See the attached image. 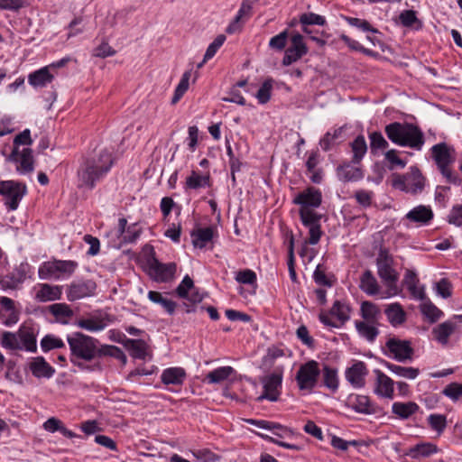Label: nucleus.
Instances as JSON below:
<instances>
[{
  "instance_id": "1",
  "label": "nucleus",
  "mask_w": 462,
  "mask_h": 462,
  "mask_svg": "<svg viewBox=\"0 0 462 462\" xmlns=\"http://www.w3.org/2000/svg\"><path fill=\"white\" fill-rule=\"evenodd\" d=\"M292 202L300 207L299 210L300 220L303 226L309 228L310 237L306 243L317 245L322 235L319 223L321 216L314 209L321 205V191L314 187H309L298 193Z\"/></svg>"
},
{
  "instance_id": "2",
  "label": "nucleus",
  "mask_w": 462,
  "mask_h": 462,
  "mask_svg": "<svg viewBox=\"0 0 462 462\" xmlns=\"http://www.w3.org/2000/svg\"><path fill=\"white\" fill-rule=\"evenodd\" d=\"M114 164V157L107 149H100L93 155L86 158L78 170V187L93 189L110 171Z\"/></svg>"
},
{
  "instance_id": "3",
  "label": "nucleus",
  "mask_w": 462,
  "mask_h": 462,
  "mask_svg": "<svg viewBox=\"0 0 462 462\" xmlns=\"http://www.w3.org/2000/svg\"><path fill=\"white\" fill-rule=\"evenodd\" d=\"M70 350V362L82 371H101L99 363L92 365L82 362H90L100 357L98 340L81 332H74L67 337Z\"/></svg>"
},
{
  "instance_id": "4",
  "label": "nucleus",
  "mask_w": 462,
  "mask_h": 462,
  "mask_svg": "<svg viewBox=\"0 0 462 462\" xmlns=\"http://www.w3.org/2000/svg\"><path fill=\"white\" fill-rule=\"evenodd\" d=\"M384 132L388 139L399 146L420 151L425 143L422 131L411 123H391L385 125Z\"/></svg>"
},
{
  "instance_id": "5",
  "label": "nucleus",
  "mask_w": 462,
  "mask_h": 462,
  "mask_svg": "<svg viewBox=\"0 0 462 462\" xmlns=\"http://www.w3.org/2000/svg\"><path fill=\"white\" fill-rule=\"evenodd\" d=\"M0 345L8 350L36 352V337L32 328L21 326L16 332L5 331Z\"/></svg>"
},
{
  "instance_id": "6",
  "label": "nucleus",
  "mask_w": 462,
  "mask_h": 462,
  "mask_svg": "<svg viewBox=\"0 0 462 462\" xmlns=\"http://www.w3.org/2000/svg\"><path fill=\"white\" fill-rule=\"evenodd\" d=\"M377 273L382 282L387 287L386 297L394 296L398 293L396 282L398 273L393 268V259L386 248H381L376 258Z\"/></svg>"
},
{
  "instance_id": "7",
  "label": "nucleus",
  "mask_w": 462,
  "mask_h": 462,
  "mask_svg": "<svg viewBox=\"0 0 462 462\" xmlns=\"http://www.w3.org/2000/svg\"><path fill=\"white\" fill-rule=\"evenodd\" d=\"M451 152H453V150L445 143H437L431 147L432 158L442 176L448 183L459 185L462 182V179L450 168V165L454 162Z\"/></svg>"
},
{
  "instance_id": "8",
  "label": "nucleus",
  "mask_w": 462,
  "mask_h": 462,
  "mask_svg": "<svg viewBox=\"0 0 462 462\" xmlns=\"http://www.w3.org/2000/svg\"><path fill=\"white\" fill-rule=\"evenodd\" d=\"M78 268V263L71 260H53L44 262L38 270L42 280H59L72 275Z\"/></svg>"
},
{
  "instance_id": "9",
  "label": "nucleus",
  "mask_w": 462,
  "mask_h": 462,
  "mask_svg": "<svg viewBox=\"0 0 462 462\" xmlns=\"http://www.w3.org/2000/svg\"><path fill=\"white\" fill-rule=\"evenodd\" d=\"M320 374L319 365L315 360L301 365L296 374V382L301 391L311 392L318 383Z\"/></svg>"
},
{
  "instance_id": "10",
  "label": "nucleus",
  "mask_w": 462,
  "mask_h": 462,
  "mask_svg": "<svg viewBox=\"0 0 462 462\" xmlns=\"http://www.w3.org/2000/svg\"><path fill=\"white\" fill-rule=\"evenodd\" d=\"M350 306L341 300H336L329 312H321L319 316L321 323L328 327L339 328L350 319Z\"/></svg>"
},
{
  "instance_id": "11",
  "label": "nucleus",
  "mask_w": 462,
  "mask_h": 462,
  "mask_svg": "<svg viewBox=\"0 0 462 462\" xmlns=\"http://www.w3.org/2000/svg\"><path fill=\"white\" fill-rule=\"evenodd\" d=\"M25 184L15 180H1L0 195L5 199V204L9 210H15L21 199L26 194Z\"/></svg>"
},
{
  "instance_id": "12",
  "label": "nucleus",
  "mask_w": 462,
  "mask_h": 462,
  "mask_svg": "<svg viewBox=\"0 0 462 462\" xmlns=\"http://www.w3.org/2000/svg\"><path fill=\"white\" fill-rule=\"evenodd\" d=\"M6 160L16 165V171L20 174H27L34 170L32 150L30 148L20 150L19 147H14Z\"/></svg>"
},
{
  "instance_id": "13",
  "label": "nucleus",
  "mask_w": 462,
  "mask_h": 462,
  "mask_svg": "<svg viewBox=\"0 0 462 462\" xmlns=\"http://www.w3.org/2000/svg\"><path fill=\"white\" fill-rule=\"evenodd\" d=\"M149 275L156 282H167L171 281L176 273L177 265L175 263H162L155 257L148 260Z\"/></svg>"
},
{
  "instance_id": "14",
  "label": "nucleus",
  "mask_w": 462,
  "mask_h": 462,
  "mask_svg": "<svg viewBox=\"0 0 462 462\" xmlns=\"http://www.w3.org/2000/svg\"><path fill=\"white\" fill-rule=\"evenodd\" d=\"M282 375L280 373H273L262 378L263 392L257 401L268 400L276 402L281 394Z\"/></svg>"
},
{
  "instance_id": "15",
  "label": "nucleus",
  "mask_w": 462,
  "mask_h": 462,
  "mask_svg": "<svg viewBox=\"0 0 462 462\" xmlns=\"http://www.w3.org/2000/svg\"><path fill=\"white\" fill-rule=\"evenodd\" d=\"M385 346L389 351L390 356L398 362H405L412 359L413 348L410 341L393 337L389 338Z\"/></svg>"
},
{
  "instance_id": "16",
  "label": "nucleus",
  "mask_w": 462,
  "mask_h": 462,
  "mask_svg": "<svg viewBox=\"0 0 462 462\" xmlns=\"http://www.w3.org/2000/svg\"><path fill=\"white\" fill-rule=\"evenodd\" d=\"M308 52V48L303 41V36L295 33L291 38V46L285 51L282 65L290 66L296 62Z\"/></svg>"
},
{
  "instance_id": "17",
  "label": "nucleus",
  "mask_w": 462,
  "mask_h": 462,
  "mask_svg": "<svg viewBox=\"0 0 462 462\" xmlns=\"http://www.w3.org/2000/svg\"><path fill=\"white\" fill-rule=\"evenodd\" d=\"M97 284L92 280L73 282L67 289V298L75 301L95 294Z\"/></svg>"
},
{
  "instance_id": "18",
  "label": "nucleus",
  "mask_w": 462,
  "mask_h": 462,
  "mask_svg": "<svg viewBox=\"0 0 462 462\" xmlns=\"http://www.w3.org/2000/svg\"><path fill=\"white\" fill-rule=\"evenodd\" d=\"M347 403L351 409L363 414H377L381 411L380 407L365 395H351L347 399Z\"/></svg>"
},
{
  "instance_id": "19",
  "label": "nucleus",
  "mask_w": 462,
  "mask_h": 462,
  "mask_svg": "<svg viewBox=\"0 0 462 462\" xmlns=\"http://www.w3.org/2000/svg\"><path fill=\"white\" fill-rule=\"evenodd\" d=\"M0 304V319L2 323L6 327L16 324L19 320V311L14 306V301L8 297H2Z\"/></svg>"
},
{
  "instance_id": "20",
  "label": "nucleus",
  "mask_w": 462,
  "mask_h": 462,
  "mask_svg": "<svg viewBox=\"0 0 462 462\" xmlns=\"http://www.w3.org/2000/svg\"><path fill=\"white\" fill-rule=\"evenodd\" d=\"M34 299L39 302L53 301L60 300L62 294V287L48 283H39L34 287Z\"/></svg>"
},
{
  "instance_id": "21",
  "label": "nucleus",
  "mask_w": 462,
  "mask_h": 462,
  "mask_svg": "<svg viewBox=\"0 0 462 462\" xmlns=\"http://www.w3.org/2000/svg\"><path fill=\"white\" fill-rule=\"evenodd\" d=\"M374 374L376 375L374 393L383 398L393 399L394 382L379 369L374 370Z\"/></svg>"
},
{
  "instance_id": "22",
  "label": "nucleus",
  "mask_w": 462,
  "mask_h": 462,
  "mask_svg": "<svg viewBox=\"0 0 462 462\" xmlns=\"http://www.w3.org/2000/svg\"><path fill=\"white\" fill-rule=\"evenodd\" d=\"M367 373L368 371L365 364L362 361H357L346 369V378L354 387L362 388L365 386V378Z\"/></svg>"
},
{
  "instance_id": "23",
  "label": "nucleus",
  "mask_w": 462,
  "mask_h": 462,
  "mask_svg": "<svg viewBox=\"0 0 462 462\" xmlns=\"http://www.w3.org/2000/svg\"><path fill=\"white\" fill-rule=\"evenodd\" d=\"M434 214L430 207L419 205L410 210L405 218L419 226L428 225L433 219Z\"/></svg>"
},
{
  "instance_id": "24",
  "label": "nucleus",
  "mask_w": 462,
  "mask_h": 462,
  "mask_svg": "<svg viewBox=\"0 0 462 462\" xmlns=\"http://www.w3.org/2000/svg\"><path fill=\"white\" fill-rule=\"evenodd\" d=\"M30 371L36 378H51L55 369L42 356L33 357L29 364Z\"/></svg>"
},
{
  "instance_id": "25",
  "label": "nucleus",
  "mask_w": 462,
  "mask_h": 462,
  "mask_svg": "<svg viewBox=\"0 0 462 462\" xmlns=\"http://www.w3.org/2000/svg\"><path fill=\"white\" fill-rule=\"evenodd\" d=\"M384 314L388 322L394 328L402 326L407 319L405 310L398 302L388 304L385 307Z\"/></svg>"
},
{
  "instance_id": "26",
  "label": "nucleus",
  "mask_w": 462,
  "mask_h": 462,
  "mask_svg": "<svg viewBox=\"0 0 462 462\" xmlns=\"http://www.w3.org/2000/svg\"><path fill=\"white\" fill-rule=\"evenodd\" d=\"M215 229L212 226L198 228L191 232L192 245L194 247L202 249L213 240Z\"/></svg>"
},
{
  "instance_id": "27",
  "label": "nucleus",
  "mask_w": 462,
  "mask_h": 462,
  "mask_svg": "<svg viewBox=\"0 0 462 462\" xmlns=\"http://www.w3.org/2000/svg\"><path fill=\"white\" fill-rule=\"evenodd\" d=\"M186 372L181 367H170L164 369L161 374L162 382L168 385H181L186 379Z\"/></svg>"
},
{
  "instance_id": "28",
  "label": "nucleus",
  "mask_w": 462,
  "mask_h": 462,
  "mask_svg": "<svg viewBox=\"0 0 462 462\" xmlns=\"http://www.w3.org/2000/svg\"><path fill=\"white\" fill-rule=\"evenodd\" d=\"M438 452V447L432 443L425 442L417 444L407 452V455L413 459H421L430 457Z\"/></svg>"
},
{
  "instance_id": "29",
  "label": "nucleus",
  "mask_w": 462,
  "mask_h": 462,
  "mask_svg": "<svg viewBox=\"0 0 462 462\" xmlns=\"http://www.w3.org/2000/svg\"><path fill=\"white\" fill-rule=\"evenodd\" d=\"M456 325L451 321H445L441 324L437 325L432 329V335L434 339H436L441 345H447L448 341V337L455 331Z\"/></svg>"
},
{
  "instance_id": "30",
  "label": "nucleus",
  "mask_w": 462,
  "mask_h": 462,
  "mask_svg": "<svg viewBox=\"0 0 462 462\" xmlns=\"http://www.w3.org/2000/svg\"><path fill=\"white\" fill-rule=\"evenodd\" d=\"M338 178L343 181H357L364 178L361 168L346 163L337 167Z\"/></svg>"
},
{
  "instance_id": "31",
  "label": "nucleus",
  "mask_w": 462,
  "mask_h": 462,
  "mask_svg": "<svg viewBox=\"0 0 462 462\" xmlns=\"http://www.w3.org/2000/svg\"><path fill=\"white\" fill-rule=\"evenodd\" d=\"M360 314L364 319V321H367L372 324H378L381 317V310L376 304L371 301H364L361 304Z\"/></svg>"
},
{
  "instance_id": "32",
  "label": "nucleus",
  "mask_w": 462,
  "mask_h": 462,
  "mask_svg": "<svg viewBox=\"0 0 462 462\" xmlns=\"http://www.w3.org/2000/svg\"><path fill=\"white\" fill-rule=\"evenodd\" d=\"M53 79V76L49 71V67H43L32 73L28 77L29 83L35 87H44L51 83Z\"/></svg>"
},
{
  "instance_id": "33",
  "label": "nucleus",
  "mask_w": 462,
  "mask_h": 462,
  "mask_svg": "<svg viewBox=\"0 0 462 462\" xmlns=\"http://www.w3.org/2000/svg\"><path fill=\"white\" fill-rule=\"evenodd\" d=\"M377 324L368 323L367 321L356 320L355 327L360 337L365 338L369 342H374L379 335L376 328Z\"/></svg>"
},
{
  "instance_id": "34",
  "label": "nucleus",
  "mask_w": 462,
  "mask_h": 462,
  "mask_svg": "<svg viewBox=\"0 0 462 462\" xmlns=\"http://www.w3.org/2000/svg\"><path fill=\"white\" fill-rule=\"evenodd\" d=\"M210 186L209 175H201L196 171H192L190 175L187 177L185 182L186 189H199Z\"/></svg>"
},
{
  "instance_id": "35",
  "label": "nucleus",
  "mask_w": 462,
  "mask_h": 462,
  "mask_svg": "<svg viewBox=\"0 0 462 462\" xmlns=\"http://www.w3.org/2000/svg\"><path fill=\"white\" fill-rule=\"evenodd\" d=\"M360 289L368 295L379 292L378 282L370 270H366L360 278Z\"/></svg>"
},
{
  "instance_id": "36",
  "label": "nucleus",
  "mask_w": 462,
  "mask_h": 462,
  "mask_svg": "<svg viewBox=\"0 0 462 462\" xmlns=\"http://www.w3.org/2000/svg\"><path fill=\"white\" fill-rule=\"evenodd\" d=\"M235 373V370L231 366H221L211 372H209L204 382L208 383H220L226 380L230 375Z\"/></svg>"
},
{
  "instance_id": "37",
  "label": "nucleus",
  "mask_w": 462,
  "mask_h": 462,
  "mask_svg": "<svg viewBox=\"0 0 462 462\" xmlns=\"http://www.w3.org/2000/svg\"><path fill=\"white\" fill-rule=\"evenodd\" d=\"M386 368L399 377L413 380L420 374V369L411 366H401L389 362L385 363Z\"/></svg>"
},
{
  "instance_id": "38",
  "label": "nucleus",
  "mask_w": 462,
  "mask_h": 462,
  "mask_svg": "<svg viewBox=\"0 0 462 462\" xmlns=\"http://www.w3.org/2000/svg\"><path fill=\"white\" fill-rule=\"evenodd\" d=\"M419 410L417 403L413 402H394L392 406L393 413L401 419H408Z\"/></svg>"
},
{
  "instance_id": "39",
  "label": "nucleus",
  "mask_w": 462,
  "mask_h": 462,
  "mask_svg": "<svg viewBox=\"0 0 462 462\" xmlns=\"http://www.w3.org/2000/svg\"><path fill=\"white\" fill-rule=\"evenodd\" d=\"M125 346L134 358L144 359L147 354V344L142 339H127Z\"/></svg>"
},
{
  "instance_id": "40",
  "label": "nucleus",
  "mask_w": 462,
  "mask_h": 462,
  "mask_svg": "<svg viewBox=\"0 0 462 462\" xmlns=\"http://www.w3.org/2000/svg\"><path fill=\"white\" fill-rule=\"evenodd\" d=\"M353 152L352 162L358 164L367 152V144L363 135H358L351 143Z\"/></svg>"
},
{
  "instance_id": "41",
  "label": "nucleus",
  "mask_w": 462,
  "mask_h": 462,
  "mask_svg": "<svg viewBox=\"0 0 462 462\" xmlns=\"http://www.w3.org/2000/svg\"><path fill=\"white\" fill-rule=\"evenodd\" d=\"M148 298L153 303L160 304L170 315H172L176 309V302L167 298H164L161 292L150 291Z\"/></svg>"
},
{
  "instance_id": "42",
  "label": "nucleus",
  "mask_w": 462,
  "mask_h": 462,
  "mask_svg": "<svg viewBox=\"0 0 462 462\" xmlns=\"http://www.w3.org/2000/svg\"><path fill=\"white\" fill-rule=\"evenodd\" d=\"M77 326L80 328L86 329L90 332H97L103 330L106 324L100 318H89V319H80L77 321Z\"/></svg>"
},
{
  "instance_id": "43",
  "label": "nucleus",
  "mask_w": 462,
  "mask_h": 462,
  "mask_svg": "<svg viewBox=\"0 0 462 462\" xmlns=\"http://www.w3.org/2000/svg\"><path fill=\"white\" fill-rule=\"evenodd\" d=\"M190 77V70L185 71L182 74L181 79L174 90V94L171 98V105H176L189 89Z\"/></svg>"
},
{
  "instance_id": "44",
  "label": "nucleus",
  "mask_w": 462,
  "mask_h": 462,
  "mask_svg": "<svg viewBox=\"0 0 462 462\" xmlns=\"http://www.w3.org/2000/svg\"><path fill=\"white\" fill-rule=\"evenodd\" d=\"M370 149L373 154H376L379 151H385L389 147V143L381 132H372L369 134Z\"/></svg>"
},
{
  "instance_id": "45",
  "label": "nucleus",
  "mask_w": 462,
  "mask_h": 462,
  "mask_svg": "<svg viewBox=\"0 0 462 462\" xmlns=\"http://www.w3.org/2000/svg\"><path fill=\"white\" fill-rule=\"evenodd\" d=\"M300 23L303 25L302 31L305 33H310V31L306 27V25H325L326 24V19L317 14L314 13H306L300 15Z\"/></svg>"
},
{
  "instance_id": "46",
  "label": "nucleus",
  "mask_w": 462,
  "mask_h": 462,
  "mask_svg": "<svg viewBox=\"0 0 462 462\" xmlns=\"http://www.w3.org/2000/svg\"><path fill=\"white\" fill-rule=\"evenodd\" d=\"M112 356L125 365L127 361L126 356L121 348L116 346L101 345L100 346V357L101 356Z\"/></svg>"
},
{
  "instance_id": "47",
  "label": "nucleus",
  "mask_w": 462,
  "mask_h": 462,
  "mask_svg": "<svg viewBox=\"0 0 462 462\" xmlns=\"http://www.w3.org/2000/svg\"><path fill=\"white\" fill-rule=\"evenodd\" d=\"M408 183L412 193H417L423 189L424 178L418 169L411 170V172L408 175Z\"/></svg>"
},
{
  "instance_id": "48",
  "label": "nucleus",
  "mask_w": 462,
  "mask_h": 462,
  "mask_svg": "<svg viewBox=\"0 0 462 462\" xmlns=\"http://www.w3.org/2000/svg\"><path fill=\"white\" fill-rule=\"evenodd\" d=\"M49 309L50 312L60 320L73 316V310L66 303H55L51 305Z\"/></svg>"
},
{
  "instance_id": "49",
  "label": "nucleus",
  "mask_w": 462,
  "mask_h": 462,
  "mask_svg": "<svg viewBox=\"0 0 462 462\" xmlns=\"http://www.w3.org/2000/svg\"><path fill=\"white\" fill-rule=\"evenodd\" d=\"M252 425L260 429L268 430H282L285 434H291V430L276 422L264 420H248Z\"/></svg>"
},
{
  "instance_id": "50",
  "label": "nucleus",
  "mask_w": 462,
  "mask_h": 462,
  "mask_svg": "<svg viewBox=\"0 0 462 462\" xmlns=\"http://www.w3.org/2000/svg\"><path fill=\"white\" fill-rule=\"evenodd\" d=\"M342 127L334 129L332 132H328L319 141V145L324 151H328L335 144L342 134Z\"/></svg>"
},
{
  "instance_id": "51",
  "label": "nucleus",
  "mask_w": 462,
  "mask_h": 462,
  "mask_svg": "<svg viewBox=\"0 0 462 462\" xmlns=\"http://www.w3.org/2000/svg\"><path fill=\"white\" fill-rule=\"evenodd\" d=\"M324 384L328 389L335 392L338 388V379L337 371L329 366H325L323 369Z\"/></svg>"
},
{
  "instance_id": "52",
  "label": "nucleus",
  "mask_w": 462,
  "mask_h": 462,
  "mask_svg": "<svg viewBox=\"0 0 462 462\" xmlns=\"http://www.w3.org/2000/svg\"><path fill=\"white\" fill-rule=\"evenodd\" d=\"M354 197L356 202L363 208H369L374 200V193L368 189H357L356 190Z\"/></svg>"
},
{
  "instance_id": "53",
  "label": "nucleus",
  "mask_w": 462,
  "mask_h": 462,
  "mask_svg": "<svg viewBox=\"0 0 462 462\" xmlns=\"http://www.w3.org/2000/svg\"><path fill=\"white\" fill-rule=\"evenodd\" d=\"M273 90V79H268L264 80L263 85L258 89L255 97L260 104H266L271 98V93Z\"/></svg>"
},
{
  "instance_id": "54",
  "label": "nucleus",
  "mask_w": 462,
  "mask_h": 462,
  "mask_svg": "<svg viewBox=\"0 0 462 462\" xmlns=\"http://www.w3.org/2000/svg\"><path fill=\"white\" fill-rule=\"evenodd\" d=\"M401 23L405 27H411L415 23L418 24L417 28L421 27V22L418 19L416 12L413 10H405L399 15Z\"/></svg>"
},
{
  "instance_id": "55",
  "label": "nucleus",
  "mask_w": 462,
  "mask_h": 462,
  "mask_svg": "<svg viewBox=\"0 0 462 462\" xmlns=\"http://www.w3.org/2000/svg\"><path fill=\"white\" fill-rule=\"evenodd\" d=\"M428 422L430 428L441 434L447 426L446 416L442 414H430L428 417Z\"/></svg>"
},
{
  "instance_id": "56",
  "label": "nucleus",
  "mask_w": 462,
  "mask_h": 462,
  "mask_svg": "<svg viewBox=\"0 0 462 462\" xmlns=\"http://www.w3.org/2000/svg\"><path fill=\"white\" fill-rule=\"evenodd\" d=\"M64 346L63 341L52 335L45 336L41 341V347L44 352L50 351L54 348H60Z\"/></svg>"
},
{
  "instance_id": "57",
  "label": "nucleus",
  "mask_w": 462,
  "mask_h": 462,
  "mask_svg": "<svg viewBox=\"0 0 462 462\" xmlns=\"http://www.w3.org/2000/svg\"><path fill=\"white\" fill-rule=\"evenodd\" d=\"M142 234V228L137 223L128 226L125 235L122 237V243L132 244L137 241Z\"/></svg>"
},
{
  "instance_id": "58",
  "label": "nucleus",
  "mask_w": 462,
  "mask_h": 462,
  "mask_svg": "<svg viewBox=\"0 0 462 462\" xmlns=\"http://www.w3.org/2000/svg\"><path fill=\"white\" fill-rule=\"evenodd\" d=\"M226 41V36L224 34H219L217 36V38L213 41L212 43L209 44L208 47L203 61L206 62L207 60H210L214 57V55L217 53V50L224 44Z\"/></svg>"
},
{
  "instance_id": "59",
  "label": "nucleus",
  "mask_w": 462,
  "mask_h": 462,
  "mask_svg": "<svg viewBox=\"0 0 462 462\" xmlns=\"http://www.w3.org/2000/svg\"><path fill=\"white\" fill-rule=\"evenodd\" d=\"M421 312L430 322H436L443 315V312L432 303L424 304Z\"/></svg>"
},
{
  "instance_id": "60",
  "label": "nucleus",
  "mask_w": 462,
  "mask_h": 462,
  "mask_svg": "<svg viewBox=\"0 0 462 462\" xmlns=\"http://www.w3.org/2000/svg\"><path fill=\"white\" fill-rule=\"evenodd\" d=\"M256 274L254 271L250 269H245L236 273V281L241 284H255L256 283Z\"/></svg>"
},
{
  "instance_id": "61",
  "label": "nucleus",
  "mask_w": 462,
  "mask_h": 462,
  "mask_svg": "<svg viewBox=\"0 0 462 462\" xmlns=\"http://www.w3.org/2000/svg\"><path fill=\"white\" fill-rule=\"evenodd\" d=\"M340 39L352 50L354 51H360L367 56H374L375 53L369 50V49H366L365 47H363L358 42L351 39L350 37H348L347 35L346 34H342L340 36Z\"/></svg>"
},
{
  "instance_id": "62",
  "label": "nucleus",
  "mask_w": 462,
  "mask_h": 462,
  "mask_svg": "<svg viewBox=\"0 0 462 462\" xmlns=\"http://www.w3.org/2000/svg\"><path fill=\"white\" fill-rule=\"evenodd\" d=\"M193 288V280L189 275H186L176 288V292L180 298H188L189 291H190Z\"/></svg>"
},
{
  "instance_id": "63",
  "label": "nucleus",
  "mask_w": 462,
  "mask_h": 462,
  "mask_svg": "<svg viewBox=\"0 0 462 462\" xmlns=\"http://www.w3.org/2000/svg\"><path fill=\"white\" fill-rule=\"evenodd\" d=\"M448 221L456 226H462V205H455L452 207Z\"/></svg>"
},
{
  "instance_id": "64",
  "label": "nucleus",
  "mask_w": 462,
  "mask_h": 462,
  "mask_svg": "<svg viewBox=\"0 0 462 462\" xmlns=\"http://www.w3.org/2000/svg\"><path fill=\"white\" fill-rule=\"evenodd\" d=\"M443 393L456 401L462 396V383H452L445 387Z\"/></svg>"
}]
</instances>
